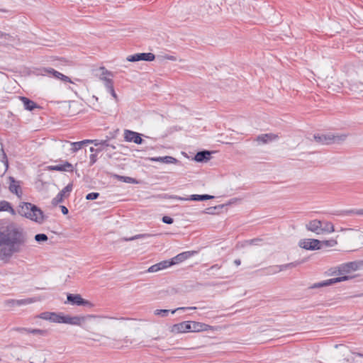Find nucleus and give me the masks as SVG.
Returning a JSON list of instances; mask_svg holds the SVG:
<instances>
[{
  "instance_id": "nucleus-5",
  "label": "nucleus",
  "mask_w": 363,
  "mask_h": 363,
  "mask_svg": "<svg viewBox=\"0 0 363 363\" xmlns=\"http://www.w3.org/2000/svg\"><path fill=\"white\" fill-rule=\"evenodd\" d=\"M347 134L335 135L331 133L327 134H314L315 141L320 145L340 144L346 140Z\"/></svg>"
},
{
  "instance_id": "nucleus-29",
  "label": "nucleus",
  "mask_w": 363,
  "mask_h": 363,
  "mask_svg": "<svg viewBox=\"0 0 363 363\" xmlns=\"http://www.w3.org/2000/svg\"><path fill=\"white\" fill-rule=\"evenodd\" d=\"M157 264L160 271L172 266V262L171 260H164Z\"/></svg>"
},
{
  "instance_id": "nucleus-35",
  "label": "nucleus",
  "mask_w": 363,
  "mask_h": 363,
  "mask_svg": "<svg viewBox=\"0 0 363 363\" xmlns=\"http://www.w3.org/2000/svg\"><path fill=\"white\" fill-rule=\"evenodd\" d=\"M171 311H172L167 309H157L154 311V314L155 315H161L162 317H166Z\"/></svg>"
},
{
  "instance_id": "nucleus-52",
  "label": "nucleus",
  "mask_w": 363,
  "mask_h": 363,
  "mask_svg": "<svg viewBox=\"0 0 363 363\" xmlns=\"http://www.w3.org/2000/svg\"><path fill=\"white\" fill-rule=\"evenodd\" d=\"M217 207H211V208H209L207 209V211L206 213H210V214H212L213 213L214 211L216 209Z\"/></svg>"
},
{
  "instance_id": "nucleus-45",
  "label": "nucleus",
  "mask_w": 363,
  "mask_h": 363,
  "mask_svg": "<svg viewBox=\"0 0 363 363\" xmlns=\"http://www.w3.org/2000/svg\"><path fill=\"white\" fill-rule=\"evenodd\" d=\"M159 271H160V269L158 268L157 264L152 265L147 269V272H150V273L157 272H159Z\"/></svg>"
},
{
  "instance_id": "nucleus-41",
  "label": "nucleus",
  "mask_w": 363,
  "mask_h": 363,
  "mask_svg": "<svg viewBox=\"0 0 363 363\" xmlns=\"http://www.w3.org/2000/svg\"><path fill=\"white\" fill-rule=\"evenodd\" d=\"M50 315H51V312H43V313H41L38 315V318H40L41 319H43V320H46L50 321V318H51Z\"/></svg>"
},
{
  "instance_id": "nucleus-10",
  "label": "nucleus",
  "mask_w": 363,
  "mask_h": 363,
  "mask_svg": "<svg viewBox=\"0 0 363 363\" xmlns=\"http://www.w3.org/2000/svg\"><path fill=\"white\" fill-rule=\"evenodd\" d=\"M306 228L316 235H321L322 220L317 219L310 220L306 224Z\"/></svg>"
},
{
  "instance_id": "nucleus-43",
  "label": "nucleus",
  "mask_w": 363,
  "mask_h": 363,
  "mask_svg": "<svg viewBox=\"0 0 363 363\" xmlns=\"http://www.w3.org/2000/svg\"><path fill=\"white\" fill-rule=\"evenodd\" d=\"M196 307H179L171 311V313L174 314L177 311H186V310H195Z\"/></svg>"
},
{
  "instance_id": "nucleus-42",
  "label": "nucleus",
  "mask_w": 363,
  "mask_h": 363,
  "mask_svg": "<svg viewBox=\"0 0 363 363\" xmlns=\"http://www.w3.org/2000/svg\"><path fill=\"white\" fill-rule=\"evenodd\" d=\"M99 196V194L97 192H91L88 194L86 196V199L87 200H94L96 199Z\"/></svg>"
},
{
  "instance_id": "nucleus-9",
  "label": "nucleus",
  "mask_w": 363,
  "mask_h": 363,
  "mask_svg": "<svg viewBox=\"0 0 363 363\" xmlns=\"http://www.w3.org/2000/svg\"><path fill=\"white\" fill-rule=\"evenodd\" d=\"M123 137L126 142L134 143L138 145L142 144L143 142L141 134L133 130H125Z\"/></svg>"
},
{
  "instance_id": "nucleus-44",
  "label": "nucleus",
  "mask_w": 363,
  "mask_h": 363,
  "mask_svg": "<svg viewBox=\"0 0 363 363\" xmlns=\"http://www.w3.org/2000/svg\"><path fill=\"white\" fill-rule=\"evenodd\" d=\"M162 222L167 224H172L173 223L174 220L169 216H164L162 217Z\"/></svg>"
},
{
  "instance_id": "nucleus-22",
  "label": "nucleus",
  "mask_w": 363,
  "mask_h": 363,
  "mask_svg": "<svg viewBox=\"0 0 363 363\" xmlns=\"http://www.w3.org/2000/svg\"><path fill=\"white\" fill-rule=\"evenodd\" d=\"M9 179L11 181L9 185L10 191L16 194L18 196H20L19 194H21L20 186L17 184L13 177H10Z\"/></svg>"
},
{
  "instance_id": "nucleus-19",
  "label": "nucleus",
  "mask_w": 363,
  "mask_h": 363,
  "mask_svg": "<svg viewBox=\"0 0 363 363\" xmlns=\"http://www.w3.org/2000/svg\"><path fill=\"white\" fill-rule=\"evenodd\" d=\"M278 136L274 134L269 133V134H262L257 138V140L258 142H261L263 144L267 143L269 141L274 140L277 139Z\"/></svg>"
},
{
  "instance_id": "nucleus-26",
  "label": "nucleus",
  "mask_w": 363,
  "mask_h": 363,
  "mask_svg": "<svg viewBox=\"0 0 363 363\" xmlns=\"http://www.w3.org/2000/svg\"><path fill=\"white\" fill-rule=\"evenodd\" d=\"M50 315H51L50 322L64 323L65 315H62L60 313H56L54 312H51Z\"/></svg>"
},
{
  "instance_id": "nucleus-50",
  "label": "nucleus",
  "mask_w": 363,
  "mask_h": 363,
  "mask_svg": "<svg viewBox=\"0 0 363 363\" xmlns=\"http://www.w3.org/2000/svg\"><path fill=\"white\" fill-rule=\"evenodd\" d=\"M89 150H90L91 152H96L97 153V152H101L102 151V148L101 147H97V148L95 149L94 147H91Z\"/></svg>"
},
{
  "instance_id": "nucleus-27",
  "label": "nucleus",
  "mask_w": 363,
  "mask_h": 363,
  "mask_svg": "<svg viewBox=\"0 0 363 363\" xmlns=\"http://www.w3.org/2000/svg\"><path fill=\"white\" fill-rule=\"evenodd\" d=\"M35 301H36L35 298H25V299L16 300V301L15 303L17 306H23V305L30 304Z\"/></svg>"
},
{
  "instance_id": "nucleus-57",
  "label": "nucleus",
  "mask_w": 363,
  "mask_h": 363,
  "mask_svg": "<svg viewBox=\"0 0 363 363\" xmlns=\"http://www.w3.org/2000/svg\"><path fill=\"white\" fill-rule=\"evenodd\" d=\"M1 152H2V155H3V158L6 159V155L3 148H1Z\"/></svg>"
},
{
  "instance_id": "nucleus-53",
  "label": "nucleus",
  "mask_w": 363,
  "mask_h": 363,
  "mask_svg": "<svg viewBox=\"0 0 363 363\" xmlns=\"http://www.w3.org/2000/svg\"><path fill=\"white\" fill-rule=\"evenodd\" d=\"M166 59L169 60H172V61H175L176 60V57L173 55H167L164 57Z\"/></svg>"
},
{
  "instance_id": "nucleus-6",
  "label": "nucleus",
  "mask_w": 363,
  "mask_h": 363,
  "mask_svg": "<svg viewBox=\"0 0 363 363\" xmlns=\"http://www.w3.org/2000/svg\"><path fill=\"white\" fill-rule=\"evenodd\" d=\"M100 71L101 72L100 79L104 82V85L111 96L117 100V95L114 91L113 83L111 78L107 77V76L113 77L112 72L108 71L104 67H101Z\"/></svg>"
},
{
  "instance_id": "nucleus-38",
  "label": "nucleus",
  "mask_w": 363,
  "mask_h": 363,
  "mask_svg": "<svg viewBox=\"0 0 363 363\" xmlns=\"http://www.w3.org/2000/svg\"><path fill=\"white\" fill-rule=\"evenodd\" d=\"M48 239V236L44 233H39L35 235V240L38 242L47 241Z\"/></svg>"
},
{
  "instance_id": "nucleus-49",
  "label": "nucleus",
  "mask_w": 363,
  "mask_h": 363,
  "mask_svg": "<svg viewBox=\"0 0 363 363\" xmlns=\"http://www.w3.org/2000/svg\"><path fill=\"white\" fill-rule=\"evenodd\" d=\"M28 329V328H13L14 330L18 331L19 333H23V332L27 333Z\"/></svg>"
},
{
  "instance_id": "nucleus-46",
  "label": "nucleus",
  "mask_w": 363,
  "mask_h": 363,
  "mask_svg": "<svg viewBox=\"0 0 363 363\" xmlns=\"http://www.w3.org/2000/svg\"><path fill=\"white\" fill-rule=\"evenodd\" d=\"M16 299H9V300H6L5 301V305L7 306H17L16 303H13V302H16Z\"/></svg>"
},
{
  "instance_id": "nucleus-54",
  "label": "nucleus",
  "mask_w": 363,
  "mask_h": 363,
  "mask_svg": "<svg viewBox=\"0 0 363 363\" xmlns=\"http://www.w3.org/2000/svg\"><path fill=\"white\" fill-rule=\"evenodd\" d=\"M259 241H260L259 239H252L250 242V244H252V245H257Z\"/></svg>"
},
{
  "instance_id": "nucleus-58",
  "label": "nucleus",
  "mask_w": 363,
  "mask_h": 363,
  "mask_svg": "<svg viewBox=\"0 0 363 363\" xmlns=\"http://www.w3.org/2000/svg\"><path fill=\"white\" fill-rule=\"evenodd\" d=\"M211 269H219V267L218 266V264H215L211 267Z\"/></svg>"
},
{
  "instance_id": "nucleus-2",
  "label": "nucleus",
  "mask_w": 363,
  "mask_h": 363,
  "mask_svg": "<svg viewBox=\"0 0 363 363\" xmlns=\"http://www.w3.org/2000/svg\"><path fill=\"white\" fill-rule=\"evenodd\" d=\"M359 268V263L357 262H350L345 263L338 267L339 274L342 276L336 278L330 279L325 281H323L318 283H315L312 285L311 289L320 288L323 286H328L333 284L343 281L352 278L350 276L344 275L352 272L356 271Z\"/></svg>"
},
{
  "instance_id": "nucleus-36",
  "label": "nucleus",
  "mask_w": 363,
  "mask_h": 363,
  "mask_svg": "<svg viewBox=\"0 0 363 363\" xmlns=\"http://www.w3.org/2000/svg\"><path fill=\"white\" fill-rule=\"evenodd\" d=\"M150 235L149 234H138L135 236L130 237L129 238H123L125 241H131L137 239L144 238H148Z\"/></svg>"
},
{
  "instance_id": "nucleus-16",
  "label": "nucleus",
  "mask_w": 363,
  "mask_h": 363,
  "mask_svg": "<svg viewBox=\"0 0 363 363\" xmlns=\"http://www.w3.org/2000/svg\"><path fill=\"white\" fill-rule=\"evenodd\" d=\"M211 329L212 326L208 325L207 324L200 322L191 321V332H202L207 331Z\"/></svg>"
},
{
  "instance_id": "nucleus-47",
  "label": "nucleus",
  "mask_w": 363,
  "mask_h": 363,
  "mask_svg": "<svg viewBox=\"0 0 363 363\" xmlns=\"http://www.w3.org/2000/svg\"><path fill=\"white\" fill-rule=\"evenodd\" d=\"M348 213H354L358 216H363V209L351 210L347 212Z\"/></svg>"
},
{
  "instance_id": "nucleus-30",
  "label": "nucleus",
  "mask_w": 363,
  "mask_h": 363,
  "mask_svg": "<svg viewBox=\"0 0 363 363\" xmlns=\"http://www.w3.org/2000/svg\"><path fill=\"white\" fill-rule=\"evenodd\" d=\"M141 57H142V60L147 61V62L153 61L155 59V55L151 52L141 53Z\"/></svg>"
},
{
  "instance_id": "nucleus-23",
  "label": "nucleus",
  "mask_w": 363,
  "mask_h": 363,
  "mask_svg": "<svg viewBox=\"0 0 363 363\" xmlns=\"http://www.w3.org/2000/svg\"><path fill=\"white\" fill-rule=\"evenodd\" d=\"M334 231H335L334 225L332 223H330L329 221H325V220L322 221L321 234L330 233Z\"/></svg>"
},
{
  "instance_id": "nucleus-1",
  "label": "nucleus",
  "mask_w": 363,
  "mask_h": 363,
  "mask_svg": "<svg viewBox=\"0 0 363 363\" xmlns=\"http://www.w3.org/2000/svg\"><path fill=\"white\" fill-rule=\"evenodd\" d=\"M28 243V234L21 225L11 222L0 228V260L9 262L14 254L20 253Z\"/></svg>"
},
{
  "instance_id": "nucleus-33",
  "label": "nucleus",
  "mask_w": 363,
  "mask_h": 363,
  "mask_svg": "<svg viewBox=\"0 0 363 363\" xmlns=\"http://www.w3.org/2000/svg\"><path fill=\"white\" fill-rule=\"evenodd\" d=\"M69 144L72 146V148H71L72 152H76L79 150L82 149L83 147L81 141L69 143Z\"/></svg>"
},
{
  "instance_id": "nucleus-20",
  "label": "nucleus",
  "mask_w": 363,
  "mask_h": 363,
  "mask_svg": "<svg viewBox=\"0 0 363 363\" xmlns=\"http://www.w3.org/2000/svg\"><path fill=\"white\" fill-rule=\"evenodd\" d=\"M0 211H7L13 216L16 215V211L11 206V203L4 200L0 201Z\"/></svg>"
},
{
  "instance_id": "nucleus-4",
  "label": "nucleus",
  "mask_w": 363,
  "mask_h": 363,
  "mask_svg": "<svg viewBox=\"0 0 363 363\" xmlns=\"http://www.w3.org/2000/svg\"><path fill=\"white\" fill-rule=\"evenodd\" d=\"M18 213L38 223H43L45 220L43 212L35 205L28 202L20 203Z\"/></svg>"
},
{
  "instance_id": "nucleus-15",
  "label": "nucleus",
  "mask_w": 363,
  "mask_h": 363,
  "mask_svg": "<svg viewBox=\"0 0 363 363\" xmlns=\"http://www.w3.org/2000/svg\"><path fill=\"white\" fill-rule=\"evenodd\" d=\"M196 253V251H186L182 252L177 256L174 257L172 259H171V262H172V265L179 264L189 257H191L192 255H195Z\"/></svg>"
},
{
  "instance_id": "nucleus-3",
  "label": "nucleus",
  "mask_w": 363,
  "mask_h": 363,
  "mask_svg": "<svg viewBox=\"0 0 363 363\" xmlns=\"http://www.w3.org/2000/svg\"><path fill=\"white\" fill-rule=\"evenodd\" d=\"M101 318L116 319V318H113V317L99 316V315H85V316L65 315L64 323L81 326L83 328H84L85 330H89V329L91 328L90 325L91 324H95V325L99 324V321H97V320L101 319Z\"/></svg>"
},
{
  "instance_id": "nucleus-21",
  "label": "nucleus",
  "mask_w": 363,
  "mask_h": 363,
  "mask_svg": "<svg viewBox=\"0 0 363 363\" xmlns=\"http://www.w3.org/2000/svg\"><path fill=\"white\" fill-rule=\"evenodd\" d=\"M82 145H86V144H94V146H99V145H106L109 146L110 144L108 143V140H84L81 141Z\"/></svg>"
},
{
  "instance_id": "nucleus-39",
  "label": "nucleus",
  "mask_w": 363,
  "mask_h": 363,
  "mask_svg": "<svg viewBox=\"0 0 363 363\" xmlns=\"http://www.w3.org/2000/svg\"><path fill=\"white\" fill-rule=\"evenodd\" d=\"M72 190V184H69L67 185L62 191L59 192V194H61L62 196H65L66 194H69Z\"/></svg>"
},
{
  "instance_id": "nucleus-24",
  "label": "nucleus",
  "mask_w": 363,
  "mask_h": 363,
  "mask_svg": "<svg viewBox=\"0 0 363 363\" xmlns=\"http://www.w3.org/2000/svg\"><path fill=\"white\" fill-rule=\"evenodd\" d=\"M152 160L156 162H161L165 164H174L177 162V160L171 156H165V157H158L155 158H152Z\"/></svg>"
},
{
  "instance_id": "nucleus-14",
  "label": "nucleus",
  "mask_w": 363,
  "mask_h": 363,
  "mask_svg": "<svg viewBox=\"0 0 363 363\" xmlns=\"http://www.w3.org/2000/svg\"><path fill=\"white\" fill-rule=\"evenodd\" d=\"M188 331H191V321H183L182 323L174 324L172 328V332L177 333Z\"/></svg>"
},
{
  "instance_id": "nucleus-8",
  "label": "nucleus",
  "mask_w": 363,
  "mask_h": 363,
  "mask_svg": "<svg viewBox=\"0 0 363 363\" xmlns=\"http://www.w3.org/2000/svg\"><path fill=\"white\" fill-rule=\"evenodd\" d=\"M67 299L72 305L84 306L89 308L94 306V304L82 298L81 295L79 294H67Z\"/></svg>"
},
{
  "instance_id": "nucleus-12",
  "label": "nucleus",
  "mask_w": 363,
  "mask_h": 363,
  "mask_svg": "<svg viewBox=\"0 0 363 363\" xmlns=\"http://www.w3.org/2000/svg\"><path fill=\"white\" fill-rule=\"evenodd\" d=\"M43 75H50L51 74L53 77L56 78V79H61L62 81L63 82H72L71 79L64 75L63 74H62L61 72H57L56 70H55L53 68H45L43 69Z\"/></svg>"
},
{
  "instance_id": "nucleus-18",
  "label": "nucleus",
  "mask_w": 363,
  "mask_h": 363,
  "mask_svg": "<svg viewBox=\"0 0 363 363\" xmlns=\"http://www.w3.org/2000/svg\"><path fill=\"white\" fill-rule=\"evenodd\" d=\"M20 100L23 102L24 108L28 111H33L35 108H38V105L33 101L26 98L25 96H20Z\"/></svg>"
},
{
  "instance_id": "nucleus-17",
  "label": "nucleus",
  "mask_w": 363,
  "mask_h": 363,
  "mask_svg": "<svg viewBox=\"0 0 363 363\" xmlns=\"http://www.w3.org/2000/svg\"><path fill=\"white\" fill-rule=\"evenodd\" d=\"M211 154V152L208 150L198 152L194 157V160L199 162H207L210 160Z\"/></svg>"
},
{
  "instance_id": "nucleus-48",
  "label": "nucleus",
  "mask_w": 363,
  "mask_h": 363,
  "mask_svg": "<svg viewBox=\"0 0 363 363\" xmlns=\"http://www.w3.org/2000/svg\"><path fill=\"white\" fill-rule=\"evenodd\" d=\"M97 160L96 154H91L90 155V165H93Z\"/></svg>"
},
{
  "instance_id": "nucleus-55",
  "label": "nucleus",
  "mask_w": 363,
  "mask_h": 363,
  "mask_svg": "<svg viewBox=\"0 0 363 363\" xmlns=\"http://www.w3.org/2000/svg\"><path fill=\"white\" fill-rule=\"evenodd\" d=\"M96 147H101L102 148V151H103L104 147H107V146L106 145H99V146H96ZM108 147H111L113 150L116 149V147L114 145H111V144H110V145Z\"/></svg>"
},
{
  "instance_id": "nucleus-51",
  "label": "nucleus",
  "mask_w": 363,
  "mask_h": 363,
  "mask_svg": "<svg viewBox=\"0 0 363 363\" xmlns=\"http://www.w3.org/2000/svg\"><path fill=\"white\" fill-rule=\"evenodd\" d=\"M61 210H62V213L64 215H67L68 213V212H69L68 209L65 206H61Z\"/></svg>"
},
{
  "instance_id": "nucleus-56",
  "label": "nucleus",
  "mask_w": 363,
  "mask_h": 363,
  "mask_svg": "<svg viewBox=\"0 0 363 363\" xmlns=\"http://www.w3.org/2000/svg\"><path fill=\"white\" fill-rule=\"evenodd\" d=\"M234 263H235V264L236 266H239V265H240V264H241V261H240V259H235V260L234 261Z\"/></svg>"
},
{
  "instance_id": "nucleus-37",
  "label": "nucleus",
  "mask_w": 363,
  "mask_h": 363,
  "mask_svg": "<svg viewBox=\"0 0 363 363\" xmlns=\"http://www.w3.org/2000/svg\"><path fill=\"white\" fill-rule=\"evenodd\" d=\"M127 60L129 62H138L142 60L141 53H137L133 55H130L127 57Z\"/></svg>"
},
{
  "instance_id": "nucleus-28",
  "label": "nucleus",
  "mask_w": 363,
  "mask_h": 363,
  "mask_svg": "<svg viewBox=\"0 0 363 363\" xmlns=\"http://www.w3.org/2000/svg\"><path fill=\"white\" fill-rule=\"evenodd\" d=\"M27 333H31L33 335H41V336H45L47 335V331L45 330H41V329L29 328L27 330Z\"/></svg>"
},
{
  "instance_id": "nucleus-34",
  "label": "nucleus",
  "mask_w": 363,
  "mask_h": 363,
  "mask_svg": "<svg viewBox=\"0 0 363 363\" xmlns=\"http://www.w3.org/2000/svg\"><path fill=\"white\" fill-rule=\"evenodd\" d=\"M298 263L296 262H291V263H288V264H282V265H279V266H277L276 267L279 268V272H281V271H283V270H285V269H287L288 268H291V267H294L296 266H297Z\"/></svg>"
},
{
  "instance_id": "nucleus-40",
  "label": "nucleus",
  "mask_w": 363,
  "mask_h": 363,
  "mask_svg": "<svg viewBox=\"0 0 363 363\" xmlns=\"http://www.w3.org/2000/svg\"><path fill=\"white\" fill-rule=\"evenodd\" d=\"M63 201V196H62L61 194H57V195L52 199V203L54 206L57 205L58 203L62 202Z\"/></svg>"
},
{
  "instance_id": "nucleus-31",
  "label": "nucleus",
  "mask_w": 363,
  "mask_h": 363,
  "mask_svg": "<svg viewBox=\"0 0 363 363\" xmlns=\"http://www.w3.org/2000/svg\"><path fill=\"white\" fill-rule=\"evenodd\" d=\"M116 177L118 178V180L122 181L123 182L130 183V184L138 183L135 179L129 177H124V176H119V175H116Z\"/></svg>"
},
{
  "instance_id": "nucleus-32",
  "label": "nucleus",
  "mask_w": 363,
  "mask_h": 363,
  "mask_svg": "<svg viewBox=\"0 0 363 363\" xmlns=\"http://www.w3.org/2000/svg\"><path fill=\"white\" fill-rule=\"evenodd\" d=\"M321 242V248L323 247H334L337 245V241L333 239L328 240H323L320 241Z\"/></svg>"
},
{
  "instance_id": "nucleus-25",
  "label": "nucleus",
  "mask_w": 363,
  "mask_h": 363,
  "mask_svg": "<svg viewBox=\"0 0 363 363\" xmlns=\"http://www.w3.org/2000/svg\"><path fill=\"white\" fill-rule=\"evenodd\" d=\"M13 40V37L0 30V45H6Z\"/></svg>"
},
{
  "instance_id": "nucleus-7",
  "label": "nucleus",
  "mask_w": 363,
  "mask_h": 363,
  "mask_svg": "<svg viewBox=\"0 0 363 363\" xmlns=\"http://www.w3.org/2000/svg\"><path fill=\"white\" fill-rule=\"evenodd\" d=\"M298 246L307 250H316L321 249V242L317 239L306 238L300 240Z\"/></svg>"
},
{
  "instance_id": "nucleus-13",
  "label": "nucleus",
  "mask_w": 363,
  "mask_h": 363,
  "mask_svg": "<svg viewBox=\"0 0 363 363\" xmlns=\"http://www.w3.org/2000/svg\"><path fill=\"white\" fill-rule=\"evenodd\" d=\"M174 199L179 200V201H206L208 199H213V196L208 195V194H202V195H198V194H193L189 198H183L179 196H174Z\"/></svg>"
},
{
  "instance_id": "nucleus-11",
  "label": "nucleus",
  "mask_w": 363,
  "mask_h": 363,
  "mask_svg": "<svg viewBox=\"0 0 363 363\" xmlns=\"http://www.w3.org/2000/svg\"><path fill=\"white\" fill-rule=\"evenodd\" d=\"M48 169L51 171H59V172H72L74 171L73 165L67 161L64 162L63 164L48 166Z\"/></svg>"
}]
</instances>
